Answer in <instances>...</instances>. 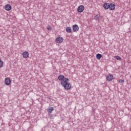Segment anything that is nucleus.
<instances>
[{
  "mask_svg": "<svg viewBox=\"0 0 131 131\" xmlns=\"http://www.w3.org/2000/svg\"><path fill=\"white\" fill-rule=\"evenodd\" d=\"M109 6H110L109 3H104L103 4V8L105 10H108V9H109Z\"/></svg>",
  "mask_w": 131,
  "mask_h": 131,
  "instance_id": "11",
  "label": "nucleus"
},
{
  "mask_svg": "<svg viewBox=\"0 0 131 131\" xmlns=\"http://www.w3.org/2000/svg\"><path fill=\"white\" fill-rule=\"evenodd\" d=\"M4 65V63L3 62V61H2V59L0 58V68Z\"/></svg>",
  "mask_w": 131,
  "mask_h": 131,
  "instance_id": "17",
  "label": "nucleus"
},
{
  "mask_svg": "<svg viewBox=\"0 0 131 131\" xmlns=\"http://www.w3.org/2000/svg\"><path fill=\"white\" fill-rule=\"evenodd\" d=\"M23 57L25 59H27V58H29V53H28V52H27V51H24L23 53Z\"/></svg>",
  "mask_w": 131,
  "mask_h": 131,
  "instance_id": "6",
  "label": "nucleus"
},
{
  "mask_svg": "<svg viewBox=\"0 0 131 131\" xmlns=\"http://www.w3.org/2000/svg\"><path fill=\"white\" fill-rule=\"evenodd\" d=\"M5 83L6 85H10L11 84V80L9 78H7L5 79Z\"/></svg>",
  "mask_w": 131,
  "mask_h": 131,
  "instance_id": "8",
  "label": "nucleus"
},
{
  "mask_svg": "<svg viewBox=\"0 0 131 131\" xmlns=\"http://www.w3.org/2000/svg\"><path fill=\"white\" fill-rule=\"evenodd\" d=\"M67 79H68V78L65 77L64 75L60 74L58 76V80L61 81V82H62V81H64Z\"/></svg>",
  "mask_w": 131,
  "mask_h": 131,
  "instance_id": "2",
  "label": "nucleus"
},
{
  "mask_svg": "<svg viewBox=\"0 0 131 131\" xmlns=\"http://www.w3.org/2000/svg\"><path fill=\"white\" fill-rule=\"evenodd\" d=\"M60 84L65 89V90H69L71 89V84L69 83V79H67L62 82H60Z\"/></svg>",
  "mask_w": 131,
  "mask_h": 131,
  "instance_id": "1",
  "label": "nucleus"
},
{
  "mask_svg": "<svg viewBox=\"0 0 131 131\" xmlns=\"http://www.w3.org/2000/svg\"><path fill=\"white\" fill-rule=\"evenodd\" d=\"M79 30V27L77 25H74L73 26V30L74 32H77V31Z\"/></svg>",
  "mask_w": 131,
  "mask_h": 131,
  "instance_id": "7",
  "label": "nucleus"
},
{
  "mask_svg": "<svg viewBox=\"0 0 131 131\" xmlns=\"http://www.w3.org/2000/svg\"><path fill=\"white\" fill-rule=\"evenodd\" d=\"M55 42L57 43H61V42H63V38L62 37H57L55 39Z\"/></svg>",
  "mask_w": 131,
  "mask_h": 131,
  "instance_id": "4",
  "label": "nucleus"
},
{
  "mask_svg": "<svg viewBox=\"0 0 131 131\" xmlns=\"http://www.w3.org/2000/svg\"><path fill=\"white\" fill-rule=\"evenodd\" d=\"M113 78V75L110 74L106 76V79L107 81H112Z\"/></svg>",
  "mask_w": 131,
  "mask_h": 131,
  "instance_id": "5",
  "label": "nucleus"
},
{
  "mask_svg": "<svg viewBox=\"0 0 131 131\" xmlns=\"http://www.w3.org/2000/svg\"><path fill=\"white\" fill-rule=\"evenodd\" d=\"M115 59H116V60H119V61H121L122 60V59H121L119 56H115Z\"/></svg>",
  "mask_w": 131,
  "mask_h": 131,
  "instance_id": "16",
  "label": "nucleus"
},
{
  "mask_svg": "<svg viewBox=\"0 0 131 131\" xmlns=\"http://www.w3.org/2000/svg\"><path fill=\"white\" fill-rule=\"evenodd\" d=\"M102 54L100 53H98L96 55V58L97 60H101V58H102Z\"/></svg>",
  "mask_w": 131,
  "mask_h": 131,
  "instance_id": "12",
  "label": "nucleus"
},
{
  "mask_svg": "<svg viewBox=\"0 0 131 131\" xmlns=\"http://www.w3.org/2000/svg\"><path fill=\"white\" fill-rule=\"evenodd\" d=\"M118 82H119V83H123V82H124V80L119 79Z\"/></svg>",
  "mask_w": 131,
  "mask_h": 131,
  "instance_id": "18",
  "label": "nucleus"
},
{
  "mask_svg": "<svg viewBox=\"0 0 131 131\" xmlns=\"http://www.w3.org/2000/svg\"><path fill=\"white\" fill-rule=\"evenodd\" d=\"M84 10V6L83 5H80L77 8L78 13H82Z\"/></svg>",
  "mask_w": 131,
  "mask_h": 131,
  "instance_id": "3",
  "label": "nucleus"
},
{
  "mask_svg": "<svg viewBox=\"0 0 131 131\" xmlns=\"http://www.w3.org/2000/svg\"><path fill=\"white\" fill-rule=\"evenodd\" d=\"M99 19H100V15H96L94 17V20H96V21H99Z\"/></svg>",
  "mask_w": 131,
  "mask_h": 131,
  "instance_id": "13",
  "label": "nucleus"
},
{
  "mask_svg": "<svg viewBox=\"0 0 131 131\" xmlns=\"http://www.w3.org/2000/svg\"><path fill=\"white\" fill-rule=\"evenodd\" d=\"M67 32H68V33H70V32H71L72 30H71V28L70 27H67L66 29Z\"/></svg>",
  "mask_w": 131,
  "mask_h": 131,
  "instance_id": "14",
  "label": "nucleus"
},
{
  "mask_svg": "<svg viewBox=\"0 0 131 131\" xmlns=\"http://www.w3.org/2000/svg\"><path fill=\"white\" fill-rule=\"evenodd\" d=\"M108 9L110 10V11H113V10L115 9V5L112 3L110 4Z\"/></svg>",
  "mask_w": 131,
  "mask_h": 131,
  "instance_id": "9",
  "label": "nucleus"
},
{
  "mask_svg": "<svg viewBox=\"0 0 131 131\" xmlns=\"http://www.w3.org/2000/svg\"><path fill=\"white\" fill-rule=\"evenodd\" d=\"M5 9L6 11H11L12 9V6H11L10 4H7L5 6Z\"/></svg>",
  "mask_w": 131,
  "mask_h": 131,
  "instance_id": "10",
  "label": "nucleus"
},
{
  "mask_svg": "<svg viewBox=\"0 0 131 131\" xmlns=\"http://www.w3.org/2000/svg\"><path fill=\"white\" fill-rule=\"evenodd\" d=\"M53 111H54V107H50L48 110V112H49V113H52V112Z\"/></svg>",
  "mask_w": 131,
  "mask_h": 131,
  "instance_id": "15",
  "label": "nucleus"
},
{
  "mask_svg": "<svg viewBox=\"0 0 131 131\" xmlns=\"http://www.w3.org/2000/svg\"><path fill=\"white\" fill-rule=\"evenodd\" d=\"M47 30H52V27L50 26H48L47 28Z\"/></svg>",
  "mask_w": 131,
  "mask_h": 131,
  "instance_id": "19",
  "label": "nucleus"
}]
</instances>
